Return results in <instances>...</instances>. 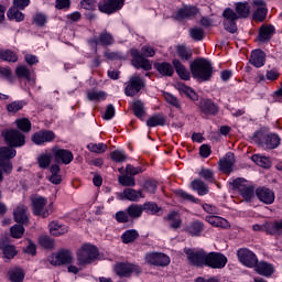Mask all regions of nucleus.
Segmentation results:
<instances>
[{
	"label": "nucleus",
	"mask_w": 282,
	"mask_h": 282,
	"mask_svg": "<svg viewBox=\"0 0 282 282\" xmlns=\"http://www.w3.org/2000/svg\"><path fill=\"white\" fill-rule=\"evenodd\" d=\"M130 54L132 56L131 63L135 69H144V72H151L153 65L148 58L155 56V50L153 47L144 45L142 46L141 52L138 51V48H131Z\"/></svg>",
	"instance_id": "nucleus-1"
},
{
	"label": "nucleus",
	"mask_w": 282,
	"mask_h": 282,
	"mask_svg": "<svg viewBox=\"0 0 282 282\" xmlns=\"http://www.w3.org/2000/svg\"><path fill=\"white\" fill-rule=\"evenodd\" d=\"M189 69L193 78H197L198 80L206 82L213 78V64L204 57L194 59Z\"/></svg>",
	"instance_id": "nucleus-2"
},
{
	"label": "nucleus",
	"mask_w": 282,
	"mask_h": 282,
	"mask_svg": "<svg viewBox=\"0 0 282 282\" xmlns=\"http://www.w3.org/2000/svg\"><path fill=\"white\" fill-rule=\"evenodd\" d=\"M251 140L262 149H276L281 144V138L276 133H268L264 130L257 131Z\"/></svg>",
	"instance_id": "nucleus-3"
},
{
	"label": "nucleus",
	"mask_w": 282,
	"mask_h": 282,
	"mask_svg": "<svg viewBox=\"0 0 282 282\" xmlns=\"http://www.w3.org/2000/svg\"><path fill=\"white\" fill-rule=\"evenodd\" d=\"M76 256L79 265H89V263H94L98 259V248L90 243L83 245L77 250Z\"/></svg>",
	"instance_id": "nucleus-4"
},
{
	"label": "nucleus",
	"mask_w": 282,
	"mask_h": 282,
	"mask_svg": "<svg viewBox=\"0 0 282 282\" xmlns=\"http://www.w3.org/2000/svg\"><path fill=\"white\" fill-rule=\"evenodd\" d=\"M31 204L33 214L36 215V217H43L45 219L46 217H50V215H52L54 212L52 203L47 206V198L43 196L33 197L31 199Z\"/></svg>",
	"instance_id": "nucleus-5"
},
{
	"label": "nucleus",
	"mask_w": 282,
	"mask_h": 282,
	"mask_svg": "<svg viewBox=\"0 0 282 282\" xmlns=\"http://www.w3.org/2000/svg\"><path fill=\"white\" fill-rule=\"evenodd\" d=\"M12 158H17V150L10 147L0 148V166L6 175H10L14 169L12 161H10Z\"/></svg>",
	"instance_id": "nucleus-6"
},
{
	"label": "nucleus",
	"mask_w": 282,
	"mask_h": 282,
	"mask_svg": "<svg viewBox=\"0 0 282 282\" xmlns=\"http://www.w3.org/2000/svg\"><path fill=\"white\" fill-rule=\"evenodd\" d=\"M185 254L191 265H195L196 268H204V265H206V257L208 253L203 249H185Z\"/></svg>",
	"instance_id": "nucleus-7"
},
{
	"label": "nucleus",
	"mask_w": 282,
	"mask_h": 282,
	"mask_svg": "<svg viewBox=\"0 0 282 282\" xmlns=\"http://www.w3.org/2000/svg\"><path fill=\"white\" fill-rule=\"evenodd\" d=\"M226 263H228V258L220 252H209L207 253L205 265L207 268H212L213 270H221L226 268Z\"/></svg>",
	"instance_id": "nucleus-8"
},
{
	"label": "nucleus",
	"mask_w": 282,
	"mask_h": 282,
	"mask_svg": "<svg viewBox=\"0 0 282 282\" xmlns=\"http://www.w3.org/2000/svg\"><path fill=\"white\" fill-rule=\"evenodd\" d=\"M144 79L140 75L134 74L130 77L128 85L124 88V94L126 96L133 97L137 94H140V90L144 89Z\"/></svg>",
	"instance_id": "nucleus-9"
},
{
	"label": "nucleus",
	"mask_w": 282,
	"mask_h": 282,
	"mask_svg": "<svg viewBox=\"0 0 282 282\" xmlns=\"http://www.w3.org/2000/svg\"><path fill=\"white\" fill-rule=\"evenodd\" d=\"M2 137L9 147H23V144H25V135L19 130H3Z\"/></svg>",
	"instance_id": "nucleus-10"
},
{
	"label": "nucleus",
	"mask_w": 282,
	"mask_h": 282,
	"mask_svg": "<svg viewBox=\"0 0 282 282\" xmlns=\"http://www.w3.org/2000/svg\"><path fill=\"white\" fill-rule=\"evenodd\" d=\"M74 261V256L72 251L62 249L56 253L48 257V262L51 265H67Z\"/></svg>",
	"instance_id": "nucleus-11"
},
{
	"label": "nucleus",
	"mask_w": 282,
	"mask_h": 282,
	"mask_svg": "<svg viewBox=\"0 0 282 282\" xmlns=\"http://www.w3.org/2000/svg\"><path fill=\"white\" fill-rule=\"evenodd\" d=\"M224 21L223 25L227 32H230V34H235L237 32V21L239 19V15L235 10L227 8L223 12Z\"/></svg>",
	"instance_id": "nucleus-12"
},
{
	"label": "nucleus",
	"mask_w": 282,
	"mask_h": 282,
	"mask_svg": "<svg viewBox=\"0 0 282 282\" xmlns=\"http://www.w3.org/2000/svg\"><path fill=\"white\" fill-rule=\"evenodd\" d=\"M144 259L149 265H159L160 268H166L171 263V258L161 252H149Z\"/></svg>",
	"instance_id": "nucleus-13"
},
{
	"label": "nucleus",
	"mask_w": 282,
	"mask_h": 282,
	"mask_svg": "<svg viewBox=\"0 0 282 282\" xmlns=\"http://www.w3.org/2000/svg\"><path fill=\"white\" fill-rule=\"evenodd\" d=\"M238 259L242 265H246L247 268H254L257 263H259V259H257V254L254 252L250 251V249H239L238 252Z\"/></svg>",
	"instance_id": "nucleus-14"
},
{
	"label": "nucleus",
	"mask_w": 282,
	"mask_h": 282,
	"mask_svg": "<svg viewBox=\"0 0 282 282\" xmlns=\"http://www.w3.org/2000/svg\"><path fill=\"white\" fill-rule=\"evenodd\" d=\"M116 274L118 276H130L131 274H142V269L132 263H119L115 268Z\"/></svg>",
	"instance_id": "nucleus-15"
},
{
	"label": "nucleus",
	"mask_w": 282,
	"mask_h": 282,
	"mask_svg": "<svg viewBox=\"0 0 282 282\" xmlns=\"http://www.w3.org/2000/svg\"><path fill=\"white\" fill-rule=\"evenodd\" d=\"M54 161L62 164H72L74 160V154L69 150L61 149L58 147H54L52 149Z\"/></svg>",
	"instance_id": "nucleus-16"
},
{
	"label": "nucleus",
	"mask_w": 282,
	"mask_h": 282,
	"mask_svg": "<svg viewBox=\"0 0 282 282\" xmlns=\"http://www.w3.org/2000/svg\"><path fill=\"white\" fill-rule=\"evenodd\" d=\"M198 109L204 116H217L219 113V106L214 104L210 99H200Z\"/></svg>",
	"instance_id": "nucleus-17"
},
{
	"label": "nucleus",
	"mask_w": 282,
	"mask_h": 282,
	"mask_svg": "<svg viewBox=\"0 0 282 282\" xmlns=\"http://www.w3.org/2000/svg\"><path fill=\"white\" fill-rule=\"evenodd\" d=\"M13 219L17 224H21L22 226H26V224H30L28 206L23 204L18 205L13 209Z\"/></svg>",
	"instance_id": "nucleus-18"
},
{
	"label": "nucleus",
	"mask_w": 282,
	"mask_h": 282,
	"mask_svg": "<svg viewBox=\"0 0 282 282\" xmlns=\"http://www.w3.org/2000/svg\"><path fill=\"white\" fill-rule=\"evenodd\" d=\"M124 6V0H105L102 4H98L100 12L106 14H113L118 10H122Z\"/></svg>",
	"instance_id": "nucleus-19"
},
{
	"label": "nucleus",
	"mask_w": 282,
	"mask_h": 282,
	"mask_svg": "<svg viewBox=\"0 0 282 282\" xmlns=\"http://www.w3.org/2000/svg\"><path fill=\"white\" fill-rule=\"evenodd\" d=\"M235 166V153L228 152L220 161L219 169L226 175H230L232 173V167Z\"/></svg>",
	"instance_id": "nucleus-20"
},
{
	"label": "nucleus",
	"mask_w": 282,
	"mask_h": 282,
	"mask_svg": "<svg viewBox=\"0 0 282 282\" xmlns=\"http://www.w3.org/2000/svg\"><path fill=\"white\" fill-rule=\"evenodd\" d=\"M256 195L262 204H274V192L268 187H258L256 189Z\"/></svg>",
	"instance_id": "nucleus-21"
},
{
	"label": "nucleus",
	"mask_w": 282,
	"mask_h": 282,
	"mask_svg": "<svg viewBox=\"0 0 282 282\" xmlns=\"http://www.w3.org/2000/svg\"><path fill=\"white\" fill-rule=\"evenodd\" d=\"M184 230L187 235H191V237H202V234L204 232V223H202V220L192 221Z\"/></svg>",
	"instance_id": "nucleus-22"
},
{
	"label": "nucleus",
	"mask_w": 282,
	"mask_h": 282,
	"mask_svg": "<svg viewBox=\"0 0 282 282\" xmlns=\"http://www.w3.org/2000/svg\"><path fill=\"white\" fill-rule=\"evenodd\" d=\"M56 135L50 130L40 131L33 134L32 140L34 144H45V142H52Z\"/></svg>",
	"instance_id": "nucleus-23"
},
{
	"label": "nucleus",
	"mask_w": 282,
	"mask_h": 282,
	"mask_svg": "<svg viewBox=\"0 0 282 282\" xmlns=\"http://www.w3.org/2000/svg\"><path fill=\"white\" fill-rule=\"evenodd\" d=\"M274 32H276L274 25H262L259 31L258 41H260V43H268V41L274 36Z\"/></svg>",
	"instance_id": "nucleus-24"
},
{
	"label": "nucleus",
	"mask_w": 282,
	"mask_h": 282,
	"mask_svg": "<svg viewBox=\"0 0 282 282\" xmlns=\"http://www.w3.org/2000/svg\"><path fill=\"white\" fill-rule=\"evenodd\" d=\"M249 63H251L253 67H263L265 65V52L262 50L252 51Z\"/></svg>",
	"instance_id": "nucleus-25"
},
{
	"label": "nucleus",
	"mask_w": 282,
	"mask_h": 282,
	"mask_svg": "<svg viewBox=\"0 0 282 282\" xmlns=\"http://www.w3.org/2000/svg\"><path fill=\"white\" fill-rule=\"evenodd\" d=\"M205 221L214 226L215 228H230V223L226 218L219 216L210 215L205 217Z\"/></svg>",
	"instance_id": "nucleus-26"
},
{
	"label": "nucleus",
	"mask_w": 282,
	"mask_h": 282,
	"mask_svg": "<svg viewBox=\"0 0 282 282\" xmlns=\"http://www.w3.org/2000/svg\"><path fill=\"white\" fill-rule=\"evenodd\" d=\"M253 268L256 272L262 276H272V274H274V267L268 262H257Z\"/></svg>",
	"instance_id": "nucleus-27"
},
{
	"label": "nucleus",
	"mask_w": 282,
	"mask_h": 282,
	"mask_svg": "<svg viewBox=\"0 0 282 282\" xmlns=\"http://www.w3.org/2000/svg\"><path fill=\"white\" fill-rule=\"evenodd\" d=\"M172 65L174 66L176 74H178L182 80H191V73L188 72V69H186V67L184 66V64H182L180 59H173Z\"/></svg>",
	"instance_id": "nucleus-28"
},
{
	"label": "nucleus",
	"mask_w": 282,
	"mask_h": 282,
	"mask_svg": "<svg viewBox=\"0 0 282 282\" xmlns=\"http://www.w3.org/2000/svg\"><path fill=\"white\" fill-rule=\"evenodd\" d=\"M197 14V8L195 7H185L180 9L175 15L176 21H184V19H193Z\"/></svg>",
	"instance_id": "nucleus-29"
},
{
	"label": "nucleus",
	"mask_w": 282,
	"mask_h": 282,
	"mask_svg": "<svg viewBox=\"0 0 282 282\" xmlns=\"http://www.w3.org/2000/svg\"><path fill=\"white\" fill-rule=\"evenodd\" d=\"M48 229L53 237H61V235H66V232L69 230L67 226L61 225L56 220H53L48 224Z\"/></svg>",
	"instance_id": "nucleus-30"
},
{
	"label": "nucleus",
	"mask_w": 282,
	"mask_h": 282,
	"mask_svg": "<svg viewBox=\"0 0 282 282\" xmlns=\"http://www.w3.org/2000/svg\"><path fill=\"white\" fill-rule=\"evenodd\" d=\"M51 176H48V182L51 184L58 185L61 182H63V176L61 175V166L58 164H53L50 167Z\"/></svg>",
	"instance_id": "nucleus-31"
},
{
	"label": "nucleus",
	"mask_w": 282,
	"mask_h": 282,
	"mask_svg": "<svg viewBox=\"0 0 282 282\" xmlns=\"http://www.w3.org/2000/svg\"><path fill=\"white\" fill-rule=\"evenodd\" d=\"M154 67L161 76H173L175 74L173 66L167 62L155 63Z\"/></svg>",
	"instance_id": "nucleus-32"
},
{
	"label": "nucleus",
	"mask_w": 282,
	"mask_h": 282,
	"mask_svg": "<svg viewBox=\"0 0 282 282\" xmlns=\"http://www.w3.org/2000/svg\"><path fill=\"white\" fill-rule=\"evenodd\" d=\"M7 17L8 19H10V21H17L18 23H21V21H25V14L21 12V9L13 6L8 10Z\"/></svg>",
	"instance_id": "nucleus-33"
},
{
	"label": "nucleus",
	"mask_w": 282,
	"mask_h": 282,
	"mask_svg": "<svg viewBox=\"0 0 282 282\" xmlns=\"http://www.w3.org/2000/svg\"><path fill=\"white\" fill-rule=\"evenodd\" d=\"M264 230L269 235H281L282 232V219L281 220H275L272 223H267L264 225Z\"/></svg>",
	"instance_id": "nucleus-34"
},
{
	"label": "nucleus",
	"mask_w": 282,
	"mask_h": 282,
	"mask_svg": "<svg viewBox=\"0 0 282 282\" xmlns=\"http://www.w3.org/2000/svg\"><path fill=\"white\" fill-rule=\"evenodd\" d=\"M123 196L129 202H139V199L144 198V194L142 193V189L135 191L133 188H126L123 191Z\"/></svg>",
	"instance_id": "nucleus-35"
},
{
	"label": "nucleus",
	"mask_w": 282,
	"mask_h": 282,
	"mask_svg": "<svg viewBox=\"0 0 282 282\" xmlns=\"http://www.w3.org/2000/svg\"><path fill=\"white\" fill-rule=\"evenodd\" d=\"M166 124V117L162 113L154 115L150 117L147 121V126L152 127H164Z\"/></svg>",
	"instance_id": "nucleus-36"
},
{
	"label": "nucleus",
	"mask_w": 282,
	"mask_h": 282,
	"mask_svg": "<svg viewBox=\"0 0 282 282\" xmlns=\"http://www.w3.org/2000/svg\"><path fill=\"white\" fill-rule=\"evenodd\" d=\"M236 13L238 19H248L250 17V4L248 2L236 3Z\"/></svg>",
	"instance_id": "nucleus-37"
},
{
	"label": "nucleus",
	"mask_w": 282,
	"mask_h": 282,
	"mask_svg": "<svg viewBox=\"0 0 282 282\" xmlns=\"http://www.w3.org/2000/svg\"><path fill=\"white\" fill-rule=\"evenodd\" d=\"M127 213L130 219H140V217H142V213H144V209L142 205L131 204L128 206Z\"/></svg>",
	"instance_id": "nucleus-38"
},
{
	"label": "nucleus",
	"mask_w": 282,
	"mask_h": 282,
	"mask_svg": "<svg viewBox=\"0 0 282 282\" xmlns=\"http://www.w3.org/2000/svg\"><path fill=\"white\" fill-rule=\"evenodd\" d=\"M176 54L181 61H191L193 58V50L186 45H178L176 47Z\"/></svg>",
	"instance_id": "nucleus-39"
},
{
	"label": "nucleus",
	"mask_w": 282,
	"mask_h": 282,
	"mask_svg": "<svg viewBox=\"0 0 282 282\" xmlns=\"http://www.w3.org/2000/svg\"><path fill=\"white\" fill-rule=\"evenodd\" d=\"M11 282H23L25 279V272L21 268H13L8 272Z\"/></svg>",
	"instance_id": "nucleus-40"
},
{
	"label": "nucleus",
	"mask_w": 282,
	"mask_h": 282,
	"mask_svg": "<svg viewBox=\"0 0 282 282\" xmlns=\"http://www.w3.org/2000/svg\"><path fill=\"white\" fill-rule=\"evenodd\" d=\"M170 223V228H173L174 230H177V228H182V217H180V214L176 212H172L167 215L165 218Z\"/></svg>",
	"instance_id": "nucleus-41"
},
{
	"label": "nucleus",
	"mask_w": 282,
	"mask_h": 282,
	"mask_svg": "<svg viewBox=\"0 0 282 282\" xmlns=\"http://www.w3.org/2000/svg\"><path fill=\"white\" fill-rule=\"evenodd\" d=\"M193 191H196L198 195H208V185L202 180H194L192 182Z\"/></svg>",
	"instance_id": "nucleus-42"
},
{
	"label": "nucleus",
	"mask_w": 282,
	"mask_h": 282,
	"mask_svg": "<svg viewBox=\"0 0 282 282\" xmlns=\"http://www.w3.org/2000/svg\"><path fill=\"white\" fill-rule=\"evenodd\" d=\"M15 75L18 78H25L29 83L32 82V72L25 65H20L15 68Z\"/></svg>",
	"instance_id": "nucleus-43"
},
{
	"label": "nucleus",
	"mask_w": 282,
	"mask_h": 282,
	"mask_svg": "<svg viewBox=\"0 0 282 282\" xmlns=\"http://www.w3.org/2000/svg\"><path fill=\"white\" fill-rule=\"evenodd\" d=\"M177 87H178V91H181V94H185V96H187V98H191V100H199L197 93H195V90H193V88H191L184 84H178Z\"/></svg>",
	"instance_id": "nucleus-44"
},
{
	"label": "nucleus",
	"mask_w": 282,
	"mask_h": 282,
	"mask_svg": "<svg viewBox=\"0 0 282 282\" xmlns=\"http://www.w3.org/2000/svg\"><path fill=\"white\" fill-rule=\"evenodd\" d=\"M138 237H140V234H138V231L135 229H130V230H127L121 236V241L123 243H133V241H135V239H138Z\"/></svg>",
	"instance_id": "nucleus-45"
},
{
	"label": "nucleus",
	"mask_w": 282,
	"mask_h": 282,
	"mask_svg": "<svg viewBox=\"0 0 282 282\" xmlns=\"http://www.w3.org/2000/svg\"><path fill=\"white\" fill-rule=\"evenodd\" d=\"M252 162H254L258 166H261L262 169H270L271 162L270 159L267 156H262L259 154H254L251 156Z\"/></svg>",
	"instance_id": "nucleus-46"
},
{
	"label": "nucleus",
	"mask_w": 282,
	"mask_h": 282,
	"mask_svg": "<svg viewBox=\"0 0 282 282\" xmlns=\"http://www.w3.org/2000/svg\"><path fill=\"white\" fill-rule=\"evenodd\" d=\"M53 158H54V155L50 154V153L41 154L37 158V163H39L40 169H48V166L52 164Z\"/></svg>",
	"instance_id": "nucleus-47"
},
{
	"label": "nucleus",
	"mask_w": 282,
	"mask_h": 282,
	"mask_svg": "<svg viewBox=\"0 0 282 282\" xmlns=\"http://www.w3.org/2000/svg\"><path fill=\"white\" fill-rule=\"evenodd\" d=\"M15 124L20 131H23L24 133H30L32 131V122H30V119L22 118L15 120Z\"/></svg>",
	"instance_id": "nucleus-48"
},
{
	"label": "nucleus",
	"mask_w": 282,
	"mask_h": 282,
	"mask_svg": "<svg viewBox=\"0 0 282 282\" xmlns=\"http://www.w3.org/2000/svg\"><path fill=\"white\" fill-rule=\"evenodd\" d=\"M239 194L245 199V202H251L252 197H254V186L245 185V188L240 189Z\"/></svg>",
	"instance_id": "nucleus-49"
},
{
	"label": "nucleus",
	"mask_w": 282,
	"mask_h": 282,
	"mask_svg": "<svg viewBox=\"0 0 282 282\" xmlns=\"http://www.w3.org/2000/svg\"><path fill=\"white\" fill-rule=\"evenodd\" d=\"M0 58L1 61H8V63H17V61H19V55L13 51L6 50L0 51Z\"/></svg>",
	"instance_id": "nucleus-50"
},
{
	"label": "nucleus",
	"mask_w": 282,
	"mask_h": 282,
	"mask_svg": "<svg viewBox=\"0 0 282 282\" xmlns=\"http://www.w3.org/2000/svg\"><path fill=\"white\" fill-rule=\"evenodd\" d=\"M25 235V227L23 225H13L10 228V236L13 239H21Z\"/></svg>",
	"instance_id": "nucleus-51"
},
{
	"label": "nucleus",
	"mask_w": 282,
	"mask_h": 282,
	"mask_svg": "<svg viewBox=\"0 0 282 282\" xmlns=\"http://www.w3.org/2000/svg\"><path fill=\"white\" fill-rule=\"evenodd\" d=\"M40 246L46 250H54L56 248V242L50 236L40 237Z\"/></svg>",
	"instance_id": "nucleus-52"
},
{
	"label": "nucleus",
	"mask_w": 282,
	"mask_h": 282,
	"mask_svg": "<svg viewBox=\"0 0 282 282\" xmlns=\"http://www.w3.org/2000/svg\"><path fill=\"white\" fill-rule=\"evenodd\" d=\"M99 43L100 45H113L115 40H113V35H111V33L104 31L99 34Z\"/></svg>",
	"instance_id": "nucleus-53"
},
{
	"label": "nucleus",
	"mask_w": 282,
	"mask_h": 282,
	"mask_svg": "<svg viewBox=\"0 0 282 282\" xmlns=\"http://www.w3.org/2000/svg\"><path fill=\"white\" fill-rule=\"evenodd\" d=\"M189 36L194 41H203L204 40V29H202L199 26L189 29Z\"/></svg>",
	"instance_id": "nucleus-54"
},
{
	"label": "nucleus",
	"mask_w": 282,
	"mask_h": 282,
	"mask_svg": "<svg viewBox=\"0 0 282 282\" xmlns=\"http://www.w3.org/2000/svg\"><path fill=\"white\" fill-rule=\"evenodd\" d=\"M134 116H137V118H144V104L140 100H137L133 102L132 106Z\"/></svg>",
	"instance_id": "nucleus-55"
},
{
	"label": "nucleus",
	"mask_w": 282,
	"mask_h": 282,
	"mask_svg": "<svg viewBox=\"0 0 282 282\" xmlns=\"http://www.w3.org/2000/svg\"><path fill=\"white\" fill-rule=\"evenodd\" d=\"M2 252L6 259H14L17 257V248L13 245L4 246Z\"/></svg>",
	"instance_id": "nucleus-56"
},
{
	"label": "nucleus",
	"mask_w": 282,
	"mask_h": 282,
	"mask_svg": "<svg viewBox=\"0 0 282 282\" xmlns=\"http://www.w3.org/2000/svg\"><path fill=\"white\" fill-rule=\"evenodd\" d=\"M88 100H105L107 98L106 91L90 90L87 93Z\"/></svg>",
	"instance_id": "nucleus-57"
},
{
	"label": "nucleus",
	"mask_w": 282,
	"mask_h": 282,
	"mask_svg": "<svg viewBox=\"0 0 282 282\" xmlns=\"http://www.w3.org/2000/svg\"><path fill=\"white\" fill-rule=\"evenodd\" d=\"M87 149L91 151V153H105L107 151V144L105 143H89Z\"/></svg>",
	"instance_id": "nucleus-58"
},
{
	"label": "nucleus",
	"mask_w": 282,
	"mask_h": 282,
	"mask_svg": "<svg viewBox=\"0 0 282 282\" xmlns=\"http://www.w3.org/2000/svg\"><path fill=\"white\" fill-rule=\"evenodd\" d=\"M234 191H239V193L248 185V181L246 178H235L231 183Z\"/></svg>",
	"instance_id": "nucleus-59"
},
{
	"label": "nucleus",
	"mask_w": 282,
	"mask_h": 282,
	"mask_svg": "<svg viewBox=\"0 0 282 282\" xmlns=\"http://www.w3.org/2000/svg\"><path fill=\"white\" fill-rule=\"evenodd\" d=\"M142 208L143 210H147V213H151V215H155L160 213V210H162V208H160L158 204L151 202L144 203L142 205Z\"/></svg>",
	"instance_id": "nucleus-60"
},
{
	"label": "nucleus",
	"mask_w": 282,
	"mask_h": 282,
	"mask_svg": "<svg viewBox=\"0 0 282 282\" xmlns=\"http://www.w3.org/2000/svg\"><path fill=\"white\" fill-rule=\"evenodd\" d=\"M118 181H119V184H121V186H135V177L133 176H129V175L119 176Z\"/></svg>",
	"instance_id": "nucleus-61"
},
{
	"label": "nucleus",
	"mask_w": 282,
	"mask_h": 282,
	"mask_svg": "<svg viewBox=\"0 0 282 282\" xmlns=\"http://www.w3.org/2000/svg\"><path fill=\"white\" fill-rule=\"evenodd\" d=\"M143 188L151 195H155V191H158V182L151 180L145 181L143 184Z\"/></svg>",
	"instance_id": "nucleus-62"
},
{
	"label": "nucleus",
	"mask_w": 282,
	"mask_h": 282,
	"mask_svg": "<svg viewBox=\"0 0 282 282\" xmlns=\"http://www.w3.org/2000/svg\"><path fill=\"white\" fill-rule=\"evenodd\" d=\"M265 17H268V8H258L253 13V19L256 21H265Z\"/></svg>",
	"instance_id": "nucleus-63"
},
{
	"label": "nucleus",
	"mask_w": 282,
	"mask_h": 282,
	"mask_svg": "<svg viewBox=\"0 0 282 282\" xmlns=\"http://www.w3.org/2000/svg\"><path fill=\"white\" fill-rule=\"evenodd\" d=\"M111 160H113V162H124L127 154L120 150H116L111 153Z\"/></svg>",
	"instance_id": "nucleus-64"
}]
</instances>
